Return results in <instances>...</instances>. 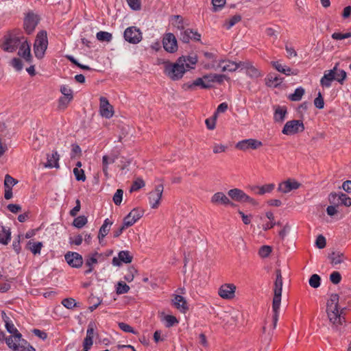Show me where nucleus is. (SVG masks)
<instances>
[{
    "label": "nucleus",
    "mask_w": 351,
    "mask_h": 351,
    "mask_svg": "<svg viewBox=\"0 0 351 351\" xmlns=\"http://www.w3.org/2000/svg\"><path fill=\"white\" fill-rule=\"evenodd\" d=\"M197 62L195 54L188 56H182L175 63H166L165 73L172 80H178L182 77L186 70L193 69Z\"/></svg>",
    "instance_id": "f257e3e1"
},
{
    "label": "nucleus",
    "mask_w": 351,
    "mask_h": 351,
    "mask_svg": "<svg viewBox=\"0 0 351 351\" xmlns=\"http://www.w3.org/2000/svg\"><path fill=\"white\" fill-rule=\"evenodd\" d=\"M339 297L337 294L333 293L326 303V314L332 327L339 330V327L346 322L344 317L345 308H339Z\"/></svg>",
    "instance_id": "f03ea898"
},
{
    "label": "nucleus",
    "mask_w": 351,
    "mask_h": 351,
    "mask_svg": "<svg viewBox=\"0 0 351 351\" xmlns=\"http://www.w3.org/2000/svg\"><path fill=\"white\" fill-rule=\"evenodd\" d=\"M5 325L7 331L12 335L5 339L8 346L14 350H23L25 348L27 341L22 338L21 334L12 322H7Z\"/></svg>",
    "instance_id": "7ed1b4c3"
},
{
    "label": "nucleus",
    "mask_w": 351,
    "mask_h": 351,
    "mask_svg": "<svg viewBox=\"0 0 351 351\" xmlns=\"http://www.w3.org/2000/svg\"><path fill=\"white\" fill-rule=\"evenodd\" d=\"M282 278L281 275L280 270L278 269L276 271V279L274 283V298L272 303V308L274 311L273 315V322H274V328L276 327L277 322L279 317V310L281 302V295H282Z\"/></svg>",
    "instance_id": "20e7f679"
},
{
    "label": "nucleus",
    "mask_w": 351,
    "mask_h": 351,
    "mask_svg": "<svg viewBox=\"0 0 351 351\" xmlns=\"http://www.w3.org/2000/svg\"><path fill=\"white\" fill-rule=\"evenodd\" d=\"M47 46L48 39L47 32L40 31L37 34L36 38L34 45V52L35 56L38 59L43 58L47 49Z\"/></svg>",
    "instance_id": "39448f33"
},
{
    "label": "nucleus",
    "mask_w": 351,
    "mask_h": 351,
    "mask_svg": "<svg viewBox=\"0 0 351 351\" xmlns=\"http://www.w3.org/2000/svg\"><path fill=\"white\" fill-rule=\"evenodd\" d=\"M304 130V125L300 120H291L287 121L282 132L286 135H293Z\"/></svg>",
    "instance_id": "423d86ee"
},
{
    "label": "nucleus",
    "mask_w": 351,
    "mask_h": 351,
    "mask_svg": "<svg viewBox=\"0 0 351 351\" xmlns=\"http://www.w3.org/2000/svg\"><path fill=\"white\" fill-rule=\"evenodd\" d=\"M229 197L234 201L241 203L248 202L252 204H256V201L245 194L242 190L239 189H230L228 192Z\"/></svg>",
    "instance_id": "0eeeda50"
},
{
    "label": "nucleus",
    "mask_w": 351,
    "mask_h": 351,
    "mask_svg": "<svg viewBox=\"0 0 351 351\" xmlns=\"http://www.w3.org/2000/svg\"><path fill=\"white\" fill-rule=\"evenodd\" d=\"M124 38L130 43L137 44L142 40V33L136 27H129L124 32Z\"/></svg>",
    "instance_id": "6e6552de"
},
{
    "label": "nucleus",
    "mask_w": 351,
    "mask_h": 351,
    "mask_svg": "<svg viewBox=\"0 0 351 351\" xmlns=\"http://www.w3.org/2000/svg\"><path fill=\"white\" fill-rule=\"evenodd\" d=\"M162 193L163 186L159 184L149 193V203L152 208H157L159 206Z\"/></svg>",
    "instance_id": "1a4fd4ad"
},
{
    "label": "nucleus",
    "mask_w": 351,
    "mask_h": 351,
    "mask_svg": "<svg viewBox=\"0 0 351 351\" xmlns=\"http://www.w3.org/2000/svg\"><path fill=\"white\" fill-rule=\"evenodd\" d=\"M99 101L100 114L106 119L111 118L114 114L112 106L110 104L108 100L104 97H101Z\"/></svg>",
    "instance_id": "9d476101"
},
{
    "label": "nucleus",
    "mask_w": 351,
    "mask_h": 351,
    "mask_svg": "<svg viewBox=\"0 0 351 351\" xmlns=\"http://www.w3.org/2000/svg\"><path fill=\"white\" fill-rule=\"evenodd\" d=\"M66 263L72 267L79 268L83 264V258L77 252H68L64 255Z\"/></svg>",
    "instance_id": "9b49d317"
},
{
    "label": "nucleus",
    "mask_w": 351,
    "mask_h": 351,
    "mask_svg": "<svg viewBox=\"0 0 351 351\" xmlns=\"http://www.w3.org/2000/svg\"><path fill=\"white\" fill-rule=\"evenodd\" d=\"M241 70H245L246 75L252 79H257L263 75L261 72L249 61L240 62Z\"/></svg>",
    "instance_id": "f8f14e48"
},
{
    "label": "nucleus",
    "mask_w": 351,
    "mask_h": 351,
    "mask_svg": "<svg viewBox=\"0 0 351 351\" xmlns=\"http://www.w3.org/2000/svg\"><path fill=\"white\" fill-rule=\"evenodd\" d=\"M164 49L170 53H173L178 49L177 40L176 36L171 34H167L162 40Z\"/></svg>",
    "instance_id": "ddd939ff"
},
{
    "label": "nucleus",
    "mask_w": 351,
    "mask_h": 351,
    "mask_svg": "<svg viewBox=\"0 0 351 351\" xmlns=\"http://www.w3.org/2000/svg\"><path fill=\"white\" fill-rule=\"evenodd\" d=\"M236 286L233 284H224L221 285L218 291L221 298L226 300H231L234 298Z\"/></svg>",
    "instance_id": "4468645a"
},
{
    "label": "nucleus",
    "mask_w": 351,
    "mask_h": 351,
    "mask_svg": "<svg viewBox=\"0 0 351 351\" xmlns=\"http://www.w3.org/2000/svg\"><path fill=\"white\" fill-rule=\"evenodd\" d=\"M301 184L292 179H288L279 184L278 191L282 193H288L293 190H296L300 186Z\"/></svg>",
    "instance_id": "2eb2a0df"
},
{
    "label": "nucleus",
    "mask_w": 351,
    "mask_h": 351,
    "mask_svg": "<svg viewBox=\"0 0 351 351\" xmlns=\"http://www.w3.org/2000/svg\"><path fill=\"white\" fill-rule=\"evenodd\" d=\"M240 62H236L229 60H220L217 67L223 72H234L238 69H241Z\"/></svg>",
    "instance_id": "dca6fc26"
},
{
    "label": "nucleus",
    "mask_w": 351,
    "mask_h": 351,
    "mask_svg": "<svg viewBox=\"0 0 351 351\" xmlns=\"http://www.w3.org/2000/svg\"><path fill=\"white\" fill-rule=\"evenodd\" d=\"M21 41L18 37L8 36L5 38L2 47L5 51L13 52L17 49Z\"/></svg>",
    "instance_id": "f3484780"
},
{
    "label": "nucleus",
    "mask_w": 351,
    "mask_h": 351,
    "mask_svg": "<svg viewBox=\"0 0 351 351\" xmlns=\"http://www.w3.org/2000/svg\"><path fill=\"white\" fill-rule=\"evenodd\" d=\"M262 142L254 138H249L239 141L237 144V147L241 150L248 149H256L262 146Z\"/></svg>",
    "instance_id": "a211bd4d"
},
{
    "label": "nucleus",
    "mask_w": 351,
    "mask_h": 351,
    "mask_svg": "<svg viewBox=\"0 0 351 351\" xmlns=\"http://www.w3.org/2000/svg\"><path fill=\"white\" fill-rule=\"evenodd\" d=\"M38 22V16L34 14H28L24 21V27L27 34H31Z\"/></svg>",
    "instance_id": "6ab92c4d"
},
{
    "label": "nucleus",
    "mask_w": 351,
    "mask_h": 351,
    "mask_svg": "<svg viewBox=\"0 0 351 351\" xmlns=\"http://www.w3.org/2000/svg\"><path fill=\"white\" fill-rule=\"evenodd\" d=\"M200 34L191 29H186L180 33V39L184 43H189L191 40H199Z\"/></svg>",
    "instance_id": "aec40b11"
},
{
    "label": "nucleus",
    "mask_w": 351,
    "mask_h": 351,
    "mask_svg": "<svg viewBox=\"0 0 351 351\" xmlns=\"http://www.w3.org/2000/svg\"><path fill=\"white\" fill-rule=\"evenodd\" d=\"M335 70L336 66L331 70L324 72V76L320 80V84L322 86L329 88L331 86L332 82L335 80Z\"/></svg>",
    "instance_id": "412c9836"
},
{
    "label": "nucleus",
    "mask_w": 351,
    "mask_h": 351,
    "mask_svg": "<svg viewBox=\"0 0 351 351\" xmlns=\"http://www.w3.org/2000/svg\"><path fill=\"white\" fill-rule=\"evenodd\" d=\"M142 214L136 209H133L124 219L123 223L128 228L134 224L141 217Z\"/></svg>",
    "instance_id": "4be33fe9"
},
{
    "label": "nucleus",
    "mask_w": 351,
    "mask_h": 351,
    "mask_svg": "<svg viewBox=\"0 0 351 351\" xmlns=\"http://www.w3.org/2000/svg\"><path fill=\"white\" fill-rule=\"evenodd\" d=\"M18 54L24 58L26 62L29 63L32 62V56L30 52V46L26 40L21 43Z\"/></svg>",
    "instance_id": "5701e85b"
},
{
    "label": "nucleus",
    "mask_w": 351,
    "mask_h": 351,
    "mask_svg": "<svg viewBox=\"0 0 351 351\" xmlns=\"http://www.w3.org/2000/svg\"><path fill=\"white\" fill-rule=\"evenodd\" d=\"M211 202L214 204L220 203L224 205H230L232 206H234V204L229 199V198L221 192H217L215 193L211 198Z\"/></svg>",
    "instance_id": "b1692460"
},
{
    "label": "nucleus",
    "mask_w": 351,
    "mask_h": 351,
    "mask_svg": "<svg viewBox=\"0 0 351 351\" xmlns=\"http://www.w3.org/2000/svg\"><path fill=\"white\" fill-rule=\"evenodd\" d=\"M119 261L125 263H130L132 261V256L128 251H121L119 253L118 258H113L112 264L116 266L119 265Z\"/></svg>",
    "instance_id": "393cba45"
},
{
    "label": "nucleus",
    "mask_w": 351,
    "mask_h": 351,
    "mask_svg": "<svg viewBox=\"0 0 351 351\" xmlns=\"http://www.w3.org/2000/svg\"><path fill=\"white\" fill-rule=\"evenodd\" d=\"M336 198H338V199L341 201V203L346 206H351V198L347 195L341 193L339 194L331 193L329 195V200L330 202H335Z\"/></svg>",
    "instance_id": "a878e982"
},
{
    "label": "nucleus",
    "mask_w": 351,
    "mask_h": 351,
    "mask_svg": "<svg viewBox=\"0 0 351 351\" xmlns=\"http://www.w3.org/2000/svg\"><path fill=\"white\" fill-rule=\"evenodd\" d=\"M173 304L175 307L182 313H185L188 310L186 301L181 295H176L173 300Z\"/></svg>",
    "instance_id": "bb28decb"
},
{
    "label": "nucleus",
    "mask_w": 351,
    "mask_h": 351,
    "mask_svg": "<svg viewBox=\"0 0 351 351\" xmlns=\"http://www.w3.org/2000/svg\"><path fill=\"white\" fill-rule=\"evenodd\" d=\"M59 158H60V156H59V154H58V152H53L51 155H49V154L47 155V161L45 164L44 166L45 167H48V168H52V167L58 168L59 167V165H58Z\"/></svg>",
    "instance_id": "cd10ccee"
},
{
    "label": "nucleus",
    "mask_w": 351,
    "mask_h": 351,
    "mask_svg": "<svg viewBox=\"0 0 351 351\" xmlns=\"http://www.w3.org/2000/svg\"><path fill=\"white\" fill-rule=\"evenodd\" d=\"M171 23L172 25L178 29L184 30L189 24L184 21V19L180 15H173L171 17Z\"/></svg>",
    "instance_id": "c85d7f7f"
},
{
    "label": "nucleus",
    "mask_w": 351,
    "mask_h": 351,
    "mask_svg": "<svg viewBox=\"0 0 351 351\" xmlns=\"http://www.w3.org/2000/svg\"><path fill=\"white\" fill-rule=\"evenodd\" d=\"M10 239L11 232L10 228L1 225V228H0V243L3 245H7Z\"/></svg>",
    "instance_id": "c756f323"
},
{
    "label": "nucleus",
    "mask_w": 351,
    "mask_h": 351,
    "mask_svg": "<svg viewBox=\"0 0 351 351\" xmlns=\"http://www.w3.org/2000/svg\"><path fill=\"white\" fill-rule=\"evenodd\" d=\"M273 66L278 71L282 73L287 75H297L298 73L297 71H292L290 67L284 66L278 62H274Z\"/></svg>",
    "instance_id": "7c9ffc66"
},
{
    "label": "nucleus",
    "mask_w": 351,
    "mask_h": 351,
    "mask_svg": "<svg viewBox=\"0 0 351 351\" xmlns=\"http://www.w3.org/2000/svg\"><path fill=\"white\" fill-rule=\"evenodd\" d=\"M112 225V221H110L108 219H106L101 227L99 229L98 238L99 239H101L104 238L109 232L110 226Z\"/></svg>",
    "instance_id": "2f4dec72"
},
{
    "label": "nucleus",
    "mask_w": 351,
    "mask_h": 351,
    "mask_svg": "<svg viewBox=\"0 0 351 351\" xmlns=\"http://www.w3.org/2000/svg\"><path fill=\"white\" fill-rule=\"evenodd\" d=\"M193 86H201L203 88H208L211 87V84L208 79H204L203 77H199L196 79L191 84L189 85V88H192Z\"/></svg>",
    "instance_id": "473e14b6"
},
{
    "label": "nucleus",
    "mask_w": 351,
    "mask_h": 351,
    "mask_svg": "<svg viewBox=\"0 0 351 351\" xmlns=\"http://www.w3.org/2000/svg\"><path fill=\"white\" fill-rule=\"evenodd\" d=\"M275 187L274 184H268L262 186H255L252 189L258 195H263L266 193L271 192Z\"/></svg>",
    "instance_id": "72a5a7b5"
},
{
    "label": "nucleus",
    "mask_w": 351,
    "mask_h": 351,
    "mask_svg": "<svg viewBox=\"0 0 351 351\" xmlns=\"http://www.w3.org/2000/svg\"><path fill=\"white\" fill-rule=\"evenodd\" d=\"M287 114V108L285 106H278L276 108L274 119L276 122H282Z\"/></svg>",
    "instance_id": "f704fd0d"
},
{
    "label": "nucleus",
    "mask_w": 351,
    "mask_h": 351,
    "mask_svg": "<svg viewBox=\"0 0 351 351\" xmlns=\"http://www.w3.org/2000/svg\"><path fill=\"white\" fill-rule=\"evenodd\" d=\"M328 258L330 259L332 265H336L343 261V255L339 252H332L329 254Z\"/></svg>",
    "instance_id": "c9c22d12"
},
{
    "label": "nucleus",
    "mask_w": 351,
    "mask_h": 351,
    "mask_svg": "<svg viewBox=\"0 0 351 351\" xmlns=\"http://www.w3.org/2000/svg\"><path fill=\"white\" fill-rule=\"evenodd\" d=\"M113 158H110L108 155H104L102 158V170L106 178H109L108 166L112 164Z\"/></svg>",
    "instance_id": "e433bc0d"
},
{
    "label": "nucleus",
    "mask_w": 351,
    "mask_h": 351,
    "mask_svg": "<svg viewBox=\"0 0 351 351\" xmlns=\"http://www.w3.org/2000/svg\"><path fill=\"white\" fill-rule=\"evenodd\" d=\"M43 247L41 242H33L29 241L27 244V248L34 254H39Z\"/></svg>",
    "instance_id": "4c0bfd02"
},
{
    "label": "nucleus",
    "mask_w": 351,
    "mask_h": 351,
    "mask_svg": "<svg viewBox=\"0 0 351 351\" xmlns=\"http://www.w3.org/2000/svg\"><path fill=\"white\" fill-rule=\"evenodd\" d=\"M204 79H208V81H210L211 84L212 82H214L221 83L223 81V80H228V77L225 75L213 74L204 75Z\"/></svg>",
    "instance_id": "58836bf2"
},
{
    "label": "nucleus",
    "mask_w": 351,
    "mask_h": 351,
    "mask_svg": "<svg viewBox=\"0 0 351 351\" xmlns=\"http://www.w3.org/2000/svg\"><path fill=\"white\" fill-rule=\"evenodd\" d=\"M304 89L302 87H299L296 88L294 91V93L289 96V98L291 101H300L303 95L304 94Z\"/></svg>",
    "instance_id": "ea45409f"
},
{
    "label": "nucleus",
    "mask_w": 351,
    "mask_h": 351,
    "mask_svg": "<svg viewBox=\"0 0 351 351\" xmlns=\"http://www.w3.org/2000/svg\"><path fill=\"white\" fill-rule=\"evenodd\" d=\"M101 255L97 252L88 255L86 259V265L88 267H93V265L97 263V258Z\"/></svg>",
    "instance_id": "a19ab883"
},
{
    "label": "nucleus",
    "mask_w": 351,
    "mask_h": 351,
    "mask_svg": "<svg viewBox=\"0 0 351 351\" xmlns=\"http://www.w3.org/2000/svg\"><path fill=\"white\" fill-rule=\"evenodd\" d=\"M97 39L99 41L110 42L112 38V36L110 33L107 32H99L96 34Z\"/></svg>",
    "instance_id": "79ce46f5"
},
{
    "label": "nucleus",
    "mask_w": 351,
    "mask_h": 351,
    "mask_svg": "<svg viewBox=\"0 0 351 351\" xmlns=\"http://www.w3.org/2000/svg\"><path fill=\"white\" fill-rule=\"evenodd\" d=\"M87 221V218L85 216L82 215L76 217L73 220V224L75 227L81 228L86 224Z\"/></svg>",
    "instance_id": "37998d69"
},
{
    "label": "nucleus",
    "mask_w": 351,
    "mask_h": 351,
    "mask_svg": "<svg viewBox=\"0 0 351 351\" xmlns=\"http://www.w3.org/2000/svg\"><path fill=\"white\" fill-rule=\"evenodd\" d=\"M241 20V16L239 14L234 15L232 17H231L230 19H228L226 23L225 26L226 29H229L232 27H233L236 23L239 22Z\"/></svg>",
    "instance_id": "c03bdc74"
},
{
    "label": "nucleus",
    "mask_w": 351,
    "mask_h": 351,
    "mask_svg": "<svg viewBox=\"0 0 351 351\" xmlns=\"http://www.w3.org/2000/svg\"><path fill=\"white\" fill-rule=\"evenodd\" d=\"M337 64L335 66H336L335 70V80L339 82L341 84H343V82L346 78V73L345 71L341 69H337Z\"/></svg>",
    "instance_id": "a18cd8bd"
},
{
    "label": "nucleus",
    "mask_w": 351,
    "mask_h": 351,
    "mask_svg": "<svg viewBox=\"0 0 351 351\" xmlns=\"http://www.w3.org/2000/svg\"><path fill=\"white\" fill-rule=\"evenodd\" d=\"M321 278L317 274H313L309 280V285L313 288H318L320 286Z\"/></svg>",
    "instance_id": "49530a36"
},
{
    "label": "nucleus",
    "mask_w": 351,
    "mask_h": 351,
    "mask_svg": "<svg viewBox=\"0 0 351 351\" xmlns=\"http://www.w3.org/2000/svg\"><path fill=\"white\" fill-rule=\"evenodd\" d=\"M62 304L68 309H72L77 306V303L73 298H68L62 301Z\"/></svg>",
    "instance_id": "de8ad7c7"
},
{
    "label": "nucleus",
    "mask_w": 351,
    "mask_h": 351,
    "mask_svg": "<svg viewBox=\"0 0 351 351\" xmlns=\"http://www.w3.org/2000/svg\"><path fill=\"white\" fill-rule=\"evenodd\" d=\"M130 287L123 282H119L117 287V293L118 294H123L128 292Z\"/></svg>",
    "instance_id": "09e8293b"
},
{
    "label": "nucleus",
    "mask_w": 351,
    "mask_h": 351,
    "mask_svg": "<svg viewBox=\"0 0 351 351\" xmlns=\"http://www.w3.org/2000/svg\"><path fill=\"white\" fill-rule=\"evenodd\" d=\"M101 302V300L95 296H91L89 298V303L92 304L89 306V310L93 311Z\"/></svg>",
    "instance_id": "8fccbe9b"
},
{
    "label": "nucleus",
    "mask_w": 351,
    "mask_h": 351,
    "mask_svg": "<svg viewBox=\"0 0 351 351\" xmlns=\"http://www.w3.org/2000/svg\"><path fill=\"white\" fill-rule=\"evenodd\" d=\"M271 252V247L269 245H263L262 246L259 251L258 254L262 258L267 257L269 254Z\"/></svg>",
    "instance_id": "3c124183"
},
{
    "label": "nucleus",
    "mask_w": 351,
    "mask_h": 351,
    "mask_svg": "<svg viewBox=\"0 0 351 351\" xmlns=\"http://www.w3.org/2000/svg\"><path fill=\"white\" fill-rule=\"evenodd\" d=\"M144 186H145L144 181L141 178H138L134 182L132 186H131L130 192L138 191V189H141Z\"/></svg>",
    "instance_id": "603ef678"
},
{
    "label": "nucleus",
    "mask_w": 351,
    "mask_h": 351,
    "mask_svg": "<svg viewBox=\"0 0 351 351\" xmlns=\"http://www.w3.org/2000/svg\"><path fill=\"white\" fill-rule=\"evenodd\" d=\"M17 183V180L14 179L10 175H6L4 180L5 188L12 189V186H14Z\"/></svg>",
    "instance_id": "864d4df0"
},
{
    "label": "nucleus",
    "mask_w": 351,
    "mask_h": 351,
    "mask_svg": "<svg viewBox=\"0 0 351 351\" xmlns=\"http://www.w3.org/2000/svg\"><path fill=\"white\" fill-rule=\"evenodd\" d=\"M123 191L122 189H117L113 196V202L116 205H120L122 202Z\"/></svg>",
    "instance_id": "5fc2aeb1"
},
{
    "label": "nucleus",
    "mask_w": 351,
    "mask_h": 351,
    "mask_svg": "<svg viewBox=\"0 0 351 351\" xmlns=\"http://www.w3.org/2000/svg\"><path fill=\"white\" fill-rule=\"evenodd\" d=\"M73 99V97H62L59 99V108L64 109L66 108L69 103Z\"/></svg>",
    "instance_id": "6e6d98bb"
},
{
    "label": "nucleus",
    "mask_w": 351,
    "mask_h": 351,
    "mask_svg": "<svg viewBox=\"0 0 351 351\" xmlns=\"http://www.w3.org/2000/svg\"><path fill=\"white\" fill-rule=\"evenodd\" d=\"M213 10L217 12L221 10L226 4V0H212Z\"/></svg>",
    "instance_id": "4d7b16f0"
},
{
    "label": "nucleus",
    "mask_w": 351,
    "mask_h": 351,
    "mask_svg": "<svg viewBox=\"0 0 351 351\" xmlns=\"http://www.w3.org/2000/svg\"><path fill=\"white\" fill-rule=\"evenodd\" d=\"M330 280L333 284L337 285L340 282V281L341 280V276L339 272L333 271L330 275Z\"/></svg>",
    "instance_id": "13d9d810"
},
{
    "label": "nucleus",
    "mask_w": 351,
    "mask_h": 351,
    "mask_svg": "<svg viewBox=\"0 0 351 351\" xmlns=\"http://www.w3.org/2000/svg\"><path fill=\"white\" fill-rule=\"evenodd\" d=\"M73 173H74L77 180H79V181L80 180H82V181L85 180L86 177L84 175V172L82 169H78V168H75L73 169Z\"/></svg>",
    "instance_id": "bf43d9fd"
},
{
    "label": "nucleus",
    "mask_w": 351,
    "mask_h": 351,
    "mask_svg": "<svg viewBox=\"0 0 351 351\" xmlns=\"http://www.w3.org/2000/svg\"><path fill=\"white\" fill-rule=\"evenodd\" d=\"M165 321L166 322V326L167 327H171L173 326L175 324L178 323V321L176 318V317L173 315H166L164 318Z\"/></svg>",
    "instance_id": "052dcab7"
},
{
    "label": "nucleus",
    "mask_w": 351,
    "mask_h": 351,
    "mask_svg": "<svg viewBox=\"0 0 351 351\" xmlns=\"http://www.w3.org/2000/svg\"><path fill=\"white\" fill-rule=\"evenodd\" d=\"M351 37V32L341 34L335 32L332 34V38L335 40H342L345 38H348Z\"/></svg>",
    "instance_id": "680f3d73"
},
{
    "label": "nucleus",
    "mask_w": 351,
    "mask_h": 351,
    "mask_svg": "<svg viewBox=\"0 0 351 351\" xmlns=\"http://www.w3.org/2000/svg\"><path fill=\"white\" fill-rule=\"evenodd\" d=\"M269 82H267L269 86H277L282 83L281 78L278 77H272L271 75L268 77Z\"/></svg>",
    "instance_id": "e2e57ef3"
},
{
    "label": "nucleus",
    "mask_w": 351,
    "mask_h": 351,
    "mask_svg": "<svg viewBox=\"0 0 351 351\" xmlns=\"http://www.w3.org/2000/svg\"><path fill=\"white\" fill-rule=\"evenodd\" d=\"M314 104L319 109H322L324 108V102L321 93H319L317 97L315 99Z\"/></svg>",
    "instance_id": "0e129e2a"
},
{
    "label": "nucleus",
    "mask_w": 351,
    "mask_h": 351,
    "mask_svg": "<svg viewBox=\"0 0 351 351\" xmlns=\"http://www.w3.org/2000/svg\"><path fill=\"white\" fill-rule=\"evenodd\" d=\"M10 64L16 70L21 71L23 69V64L20 59L13 58L10 62Z\"/></svg>",
    "instance_id": "69168bd1"
},
{
    "label": "nucleus",
    "mask_w": 351,
    "mask_h": 351,
    "mask_svg": "<svg viewBox=\"0 0 351 351\" xmlns=\"http://www.w3.org/2000/svg\"><path fill=\"white\" fill-rule=\"evenodd\" d=\"M315 243L319 249H323L325 247L326 243L325 237L322 235H319L316 239Z\"/></svg>",
    "instance_id": "338daca9"
},
{
    "label": "nucleus",
    "mask_w": 351,
    "mask_h": 351,
    "mask_svg": "<svg viewBox=\"0 0 351 351\" xmlns=\"http://www.w3.org/2000/svg\"><path fill=\"white\" fill-rule=\"evenodd\" d=\"M128 5L134 10H138L141 8L139 0H127Z\"/></svg>",
    "instance_id": "774afa93"
}]
</instances>
